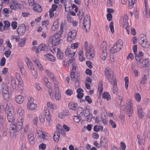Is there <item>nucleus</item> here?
Wrapping results in <instances>:
<instances>
[{
    "label": "nucleus",
    "instance_id": "nucleus-50",
    "mask_svg": "<svg viewBox=\"0 0 150 150\" xmlns=\"http://www.w3.org/2000/svg\"><path fill=\"white\" fill-rule=\"evenodd\" d=\"M135 98L136 100L138 102L139 101L141 100V96L139 93H137L135 94Z\"/></svg>",
    "mask_w": 150,
    "mask_h": 150
},
{
    "label": "nucleus",
    "instance_id": "nucleus-8",
    "mask_svg": "<svg viewBox=\"0 0 150 150\" xmlns=\"http://www.w3.org/2000/svg\"><path fill=\"white\" fill-rule=\"evenodd\" d=\"M2 87V88L1 89L2 94L4 99L6 100H7L9 97L7 86L5 84H3Z\"/></svg>",
    "mask_w": 150,
    "mask_h": 150
},
{
    "label": "nucleus",
    "instance_id": "nucleus-48",
    "mask_svg": "<svg viewBox=\"0 0 150 150\" xmlns=\"http://www.w3.org/2000/svg\"><path fill=\"white\" fill-rule=\"evenodd\" d=\"M4 27L5 28H7V29L10 26V22L8 21H5L4 22Z\"/></svg>",
    "mask_w": 150,
    "mask_h": 150
},
{
    "label": "nucleus",
    "instance_id": "nucleus-27",
    "mask_svg": "<svg viewBox=\"0 0 150 150\" xmlns=\"http://www.w3.org/2000/svg\"><path fill=\"white\" fill-rule=\"evenodd\" d=\"M102 96L103 98L106 99L108 101L110 99V96L108 93L104 92L102 95Z\"/></svg>",
    "mask_w": 150,
    "mask_h": 150
},
{
    "label": "nucleus",
    "instance_id": "nucleus-42",
    "mask_svg": "<svg viewBox=\"0 0 150 150\" xmlns=\"http://www.w3.org/2000/svg\"><path fill=\"white\" fill-rule=\"evenodd\" d=\"M46 45L44 44H42L38 46V48L40 50L44 51L45 50Z\"/></svg>",
    "mask_w": 150,
    "mask_h": 150
},
{
    "label": "nucleus",
    "instance_id": "nucleus-9",
    "mask_svg": "<svg viewBox=\"0 0 150 150\" xmlns=\"http://www.w3.org/2000/svg\"><path fill=\"white\" fill-rule=\"evenodd\" d=\"M83 25L84 27L87 31V29H89L90 28L91 21L90 15H87L84 18Z\"/></svg>",
    "mask_w": 150,
    "mask_h": 150
},
{
    "label": "nucleus",
    "instance_id": "nucleus-59",
    "mask_svg": "<svg viewBox=\"0 0 150 150\" xmlns=\"http://www.w3.org/2000/svg\"><path fill=\"white\" fill-rule=\"evenodd\" d=\"M18 113L21 116H23L24 114V111L22 109H20L18 110Z\"/></svg>",
    "mask_w": 150,
    "mask_h": 150
},
{
    "label": "nucleus",
    "instance_id": "nucleus-28",
    "mask_svg": "<svg viewBox=\"0 0 150 150\" xmlns=\"http://www.w3.org/2000/svg\"><path fill=\"white\" fill-rule=\"evenodd\" d=\"M28 139H29V141L30 143L31 144H33L34 143V138L33 136V135L31 133L30 134H28Z\"/></svg>",
    "mask_w": 150,
    "mask_h": 150
},
{
    "label": "nucleus",
    "instance_id": "nucleus-29",
    "mask_svg": "<svg viewBox=\"0 0 150 150\" xmlns=\"http://www.w3.org/2000/svg\"><path fill=\"white\" fill-rule=\"evenodd\" d=\"M138 115L139 118H142L144 116V114L142 112V108H140L138 109Z\"/></svg>",
    "mask_w": 150,
    "mask_h": 150
},
{
    "label": "nucleus",
    "instance_id": "nucleus-23",
    "mask_svg": "<svg viewBox=\"0 0 150 150\" xmlns=\"http://www.w3.org/2000/svg\"><path fill=\"white\" fill-rule=\"evenodd\" d=\"M68 1V3L70 5H71V0H63V2L64 3H61L62 4H63L64 5V7L65 8V11H67L66 10V9L67 8H69L70 7V6H68L67 4V2Z\"/></svg>",
    "mask_w": 150,
    "mask_h": 150
},
{
    "label": "nucleus",
    "instance_id": "nucleus-13",
    "mask_svg": "<svg viewBox=\"0 0 150 150\" xmlns=\"http://www.w3.org/2000/svg\"><path fill=\"white\" fill-rule=\"evenodd\" d=\"M77 32L75 30H73L69 33L67 40L68 41H71L72 40L75 39L76 35Z\"/></svg>",
    "mask_w": 150,
    "mask_h": 150
},
{
    "label": "nucleus",
    "instance_id": "nucleus-22",
    "mask_svg": "<svg viewBox=\"0 0 150 150\" xmlns=\"http://www.w3.org/2000/svg\"><path fill=\"white\" fill-rule=\"evenodd\" d=\"M57 57L59 59H62L64 57L63 53L60 50L59 48L57 49Z\"/></svg>",
    "mask_w": 150,
    "mask_h": 150
},
{
    "label": "nucleus",
    "instance_id": "nucleus-10",
    "mask_svg": "<svg viewBox=\"0 0 150 150\" xmlns=\"http://www.w3.org/2000/svg\"><path fill=\"white\" fill-rule=\"evenodd\" d=\"M75 50L72 49L71 46H69L65 51V55L67 56H69V57L72 58L75 55Z\"/></svg>",
    "mask_w": 150,
    "mask_h": 150
},
{
    "label": "nucleus",
    "instance_id": "nucleus-64",
    "mask_svg": "<svg viewBox=\"0 0 150 150\" xmlns=\"http://www.w3.org/2000/svg\"><path fill=\"white\" fill-rule=\"evenodd\" d=\"M11 52L10 50L5 51L4 52V54L7 57H8L10 55Z\"/></svg>",
    "mask_w": 150,
    "mask_h": 150
},
{
    "label": "nucleus",
    "instance_id": "nucleus-3",
    "mask_svg": "<svg viewBox=\"0 0 150 150\" xmlns=\"http://www.w3.org/2000/svg\"><path fill=\"white\" fill-rule=\"evenodd\" d=\"M123 42L122 40L120 39L114 44L113 47H112L110 52L112 53H116L118 52L122 48Z\"/></svg>",
    "mask_w": 150,
    "mask_h": 150
},
{
    "label": "nucleus",
    "instance_id": "nucleus-16",
    "mask_svg": "<svg viewBox=\"0 0 150 150\" xmlns=\"http://www.w3.org/2000/svg\"><path fill=\"white\" fill-rule=\"evenodd\" d=\"M83 90L80 88H79L77 90L76 92L78 93L77 97L78 99H81L83 97Z\"/></svg>",
    "mask_w": 150,
    "mask_h": 150
},
{
    "label": "nucleus",
    "instance_id": "nucleus-6",
    "mask_svg": "<svg viewBox=\"0 0 150 150\" xmlns=\"http://www.w3.org/2000/svg\"><path fill=\"white\" fill-rule=\"evenodd\" d=\"M144 36V34L140 35L138 38V42L142 47L147 48L149 45V44L147 40L145 41Z\"/></svg>",
    "mask_w": 150,
    "mask_h": 150
},
{
    "label": "nucleus",
    "instance_id": "nucleus-12",
    "mask_svg": "<svg viewBox=\"0 0 150 150\" xmlns=\"http://www.w3.org/2000/svg\"><path fill=\"white\" fill-rule=\"evenodd\" d=\"M33 99L32 98H30V100H28L27 105V108L28 109L33 110H35L37 107V105L33 103Z\"/></svg>",
    "mask_w": 150,
    "mask_h": 150
},
{
    "label": "nucleus",
    "instance_id": "nucleus-26",
    "mask_svg": "<svg viewBox=\"0 0 150 150\" xmlns=\"http://www.w3.org/2000/svg\"><path fill=\"white\" fill-rule=\"evenodd\" d=\"M46 72L50 78L54 81H56V78L54 76L53 74L50 71L48 70H46Z\"/></svg>",
    "mask_w": 150,
    "mask_h": 150
},
{
    "label": "nucleus",
    "instance_id": "nucleus-21",
    "mask_svg": "<svg viewBox=\"0 0 150 150\" xmlns=\"http://www.w3.org/2000/svg\"><path fill=\"white\" fill-rule=\"evenodd\" d=\"M33 9L37 12H40L42 11V8L41 6L39 4H37L33 7Z\"/></svg>",
    "mask_w": 150,
    "mask_h": 150
},
{
    "label": "nucleus",
    "instance_id": "nucleus-14",
    "mask_svg": "<svg viewBox=\"0 0 150 150\" xmlns=\"http://www.w3.org/2000/svg\"><path fill=\"white\" fill-rule=\"evenodd\" d=\"M102 50V52L101 54L100 57L102 60H105L107 56V54L106 51L107 49L106 45H101Z\"/></svg>",
    "mask_w": 150,
    "mask_h": 150
},
{
    "label": "nucleus",
    "instance_id": "nucleus-53",
    "mask_svg": "<svg viewBox=\"0 0 150 150\" xmlns=\"http://www.w3.org/2000/svg\"><path fill=\"white\" fill-rule=\"evenodd\" d=\"M109 26L111 32L112 33H113L114 32V30L113 26V22L112 21L110 23Z\"/></svg>",
    "mask_w": 150,
    "mask_h": 150
},
{
    "label": "nucleus",
    "instance_id": "nucleus-36",
    "mask_svg": "<svg viewBox=\"0 0 150 150\" xmlns=\"http://www.w3.org/2000/svg\"><path fill=\"white\" fill-rule=\"evenodd\" d=\"M91 114L90 112V110L86 107L84 111V110L83 116L85 117H86V116Z\"/></svg>",
    "mask_w": 150,
    "mask_h": 150
},
{
    "label": "nucleus",
    "instance_id": "nucleus-5",
    "mask_svg": "<svg viewBox=\"0 0 150 150\" xmlns=\"http://www.w3.org/2000/svg\"><path fill=\"white\" fill-rule=\"evenodd\" d=\"M132 103L130 99H128L127 100L126 103V110L127 114L128 116L130 117L132 115L133 112Z\"/></svg>",
    "mask_w": 150,
    "mask_h": 150
},
{
    "label": "nucleus",
    "instance_id": "nucleus-54",
    "mask_svg": "<svg viewBox=\"0 0 150 150\" xmlns=\"http://www.w3.org/2000/svg\"><path fill=\"white\" fill-rule=\"evenodd\" d=\"M55 82L56 83L54 82V91L55 92H58L59 91V89L58 86V83L56 81H55Z\"/></svg>",
    "mask_w": 150,
    "mask_h": 150
},
{
    "label": "nucleus",
    "instance_id": "nucleus-55",
    "mask_svg": "<svg viewBox=\"0 0 150 150\" xmlns=\"http://www.w3.org/2000/svg\"><path fill=\"white\" fill-rule=\"evenodd\" d=\"M71 8L72 9H74L75 8L74 11L76 13L79 10V8L77 7V6L74 4H71Z\"/></svg>",
    "mask_w": 150,
    "mask_h": 150
},
{
    "label": "nucleus",
    "instance_id": "nucleus-39",
    "mask_svg": "<svg viewBox=\"0 0 150 150\" xmlns=\"http://www.w3.org/2000/svg\"><path fill=\"white\" fill-rule=\"evenodd\" d=\"M100 143L101 144V146L103 147L106 148L108 147V144L107 141L105 140L103 141L101 139Z\"/></svg>",
    "mask_w": 150,
    "mask_h": 150
},
{
    "label": "nucleus",
    "instance_id": "nucleus-47",
    "mask_svg": "<svg viewBox=\"0 0 150 150\" xmlns=\"http://www.w3.org/2000/svg\"><path fill=\"white\" fill-rule=\"evenodd\" d=\"M103 86L102 82L100 81V83H99L98 86V90L100 91V93H102L103 91Z\"/></svg>",
    "mask_w": 150,
    "mask_h": 150
},
{
    "label": "nucleus",
    "instance_id": "nucleus-35",
    "mask_svg": "<svg viewBox=\"0 0 150 150\" xmlns=\"http://www.w3.org/2000/svg\"><path fill=\"white\" fill-rule=\"evenodd\" d=\"M67 113H65V112H60L59 114V117L61 118H63L64 116L67 115L69 114V112L68 110H66Z\"/></svg>",
    "mask_w": 150,
    "mask_h": 150
},
{
    "label": "nucleus",
    "instance_id": "nucleus-38",
    "mask_svg": "<svg viewBox=\"0 0 150 150\" xmlns=\"http://www.w3.org/2000/svg\"><path fill=\"white\" fill-rule=\"evenodd\" d=\"M107 77L108 80L111 84H112L113 82H114V81H114L115 79L113 78V76L112 74L108 76Z\"/></svg>",
    "mask_w": 150,
    "mask_h": 150
},
{
    "label": "nucleus",
    "instance_id": "nucleus-63",
    "mask_svg": "<svg viewBox=\"0 0 150 150\" xmlns=\"http://www.w3.org/2000/svg\"><path fill=\"white\" fill-rule=\"evenodd\" d=\"M95 122L97 124H100L101 121V120L100 118H99V116H96L95 119Z\"/></svg>",
    "mask_w": 150,
    "mask_h": 150
},
{
    "label": "nucleus",
    "instance_id": "nucleus-57",
    "mask_svg": "<svg viewBox=\"0 0 150 150\" xmlns=\"http://www.w3.org/2000/svg\"><path fill=\"white\" fill-rule=\"evenodd\" d=\"M109 122L111 125L112 127L113 128H115L116 127V125L115 123L112 120H110L109 121Z\"/></svg>",
    "mask_w": 150,
    "mask_h": 150
},
{
    "label": "nucleus",
    "instance_id": "nucleus-40",
    "mask_svg": "<svg viewBox=\"0 0 150 150\" xmlns=\"http://www.w3.org/2000/svg\"><path fill=\"white\" fill-rule=\"evenodd\" d=\"M22 41L18 43V45L21 47L23 46L25 44V42L26 40L25 38H23L22 39Z\"/></svg>",
    "mask_w": 150,
    "mask_h": 150
},
{
    "label": "nucleus",
    "instance_id": "nucleus-20",
    "mask_svg": "<svg viewBox=\"0 0 150 150\" xmlns=\"http://www.w3.org/2000/svg\"><path fill=\"white\" fill-rule=\"evenodd\" d=\"M107 115H105V114H103L101 115L100 117L101 121L104 125H106L108 122V120L107 118Z\"/></svg>",
    "mask_w": 150,
    "mask_h": 150
},
{
    "label": "nucleus",
    "instance_id": "nucleus-62",
    "mask_svg": "<svg viewBox=\"0 0 150 150\" xmlns=\"http://www.w3.org/2000/svg\"><path fill=\"white\" fill-rule=\"evenodd\" d=\"M143 62H144V65L146 67H147L149 65V60L147 59H145L143 60Z\"/></svg>",
    "mask_w": 150,
    "mask_h": 150
},
{
    "label": "nucleus",
    "instance_id": "nucleus-17",
    "mask_svg": "<svg viewBox=\"0 0 150 150\" xmlns=\"http://www.w3.org/2000/svg\"><path fill=\"white\" fill-rule=\"evenodd\" d=\"M135 58L136 63L137 64H140L143 62V60H142V57L137 54H135Z\"/></svg>",
    "mask_w": 150,
    "mask_h": 150
},
{
    "label": "nucleus",
    "instance_id": "nucleus-37",
    "mask_svg": "<svg viewBox=\"0 0 150 150\" xmlns=\"http://www.w3.org/2000/svg\"><path fill=\"white\" fill-rule=\"evenodd\" d=\"M18 81L19 82L18 85V88L19 90H22L23 89V83L22 81H21L20 79H19Z\"/></svg>",
    "mask_w": 150,
    "mask_h": 150
},
{
    "label": "nucleus",
    "instance_id": "nucleus-34",
    "mask_svg": "<svg viewBox=\"0 0 150 150\" xmlns=\"http://www.w3.org/2000/svg\"><path fill=\"white\" fill-rule=\"evenodd\" d=\"M117 90V82L116 81H114L113 88V93L115 94H117L118 93Z\"/></svg>",
    "mask_w": 150,
    "mask_h": 150
},
{
    "label": "nucleus",
    "instance_id": "nucleus-56",
    "mask_svg": "<svg viewBox=\"0 0 150 150\" xmlns=\"http://www.w3.org/2000/svg\"><path fill=\"white\" fill-rule=\"evenodd\" d=\"M86 121L87 122H89L91 121L92 118V115L91 114L88 115L86 116Z\"/></svg>",
    "mask_w": 150,
    "mask_h": 150
},
{
    "label": "nucleus",
    "instance_id": "nucleus-33",
    "mask_svg": "<svg viewBox=\"0 0 150 150\" xmlns=\"http://www.w3.org/2000/svg\"><path fill=\"white\" fill-rule=\"evenodd\" d=\"M33 62L36 64V66L39 68L41 70L43 69V68L42 67V66L41 64H39V61L36 59L33 61Z\"/></svg>",
    "mask_w": 150,
    "mask_h": 150
},
{
    "label": "nucleus",
    "instance_id": "nucleus-58",
    "mask_svg": "<svg viewBox=\"0 0 150 150\" xmlns=\"http://www.w3.org/2000/svg\"><path fill=\"white\" fill-rule=\"evenodd\" d=\"M85 99L89 103H91L92 102V100L89 96H86Z\"/></svg>",
    "mask_w": 150,
    "mask_h": 150
},
{
    "label": "nucleus",
    "instance_id": "nucleus-19",
    "mask_svg": "<svg viewBox=\"0 0 150 150\" xmlns=\"http://www.w3.org/2000/svg\"><path fill=\"white\" fill-rule=\"evenodd\" d=\"M15 99L16 102L19 104L22 103L24 100L23 97L20 95L16 96Z\"/></svg>",
    "mask_w": 150,
    "mask_h": 150
},
{
    "label": "nucleus",
    "instance_id": "nucleus-31",
    "mask_svg": "<svg viewBox=\"0 0 150 150\" xmlns=\"http://www.w3.org/2000/svg\"><path fill=\"white\" fill-rule=\"evenodd\" d=\"M77 105V104H76L71 102L69 104L68 106L70 109L75 110Z\"/></svg>",
    "mask_w": 150,
    "mask_h": 150
},
{
    "label": "nucleus",
    "instance_id": "nucleus-30",
    "mask_svg": "<svg viewBox=\"0 0 150 150\" xmlns=\"http://www.w3.org/2000/svg\"><path fill=\"white\" fill-rule=\"evenodd\" d=\"M45 57H47L49 59V60L50 61H54L55 60V59L53 55L51 54H48L44 55Z\"/></svg>",
    "mask_w": 150,
    "mask_h": 150
},
{
    "label": "nucleus",
    "instance_id": "nucleus-24",
    "mask_svg": "<svg viewBox=\"0 0 150 150\" xmlns=\"http://www.w3.org/2000/svg\"><path fill=\"white\" fill-rule=\"evenodd\" d=\"M77 114L79 117L83 116L84 114V110L82 108H79L77 109Z\"/></svg>",
    "mask_w": 150,
    "mask_h": 150
},
{
    "label": "nucleus",
    "instance_id": "nucleus-44",
    "mask_svg": "<svg viewBox=\"0 0 150 150\" xmlns=\"http://www.w3.org/2000/svg\"><path fill=\"white\" fill-rule=\"evenodd\" d=\"M4 121V117L2 115V114L0 112V126H2Z\"/></svg>",
    "mask_w": 150,
    "mask_h": 150
},
{
    "label": "nucleus",
    "instance_id": "nucleus-45",
    "mask_svg": "<svg viewBox=\"0 0 150 150\" xmlns=\"http://www.w3.org/2000/svg\"><path fill=\"white\" fill-rule=\"evenodd\" d=\"M147 76L146 75H144L142 78V80L141 81L140 83L142 84H144L145 82L147 79Z\"/></svg>",
    "mask_w": 150,
    "mask_h": 150
},
{
    "label": "nucleus",
    "instance_id": "nucleus-41",
    "mask_svg": "<svg viewBox=\"0 0 150 150\" xmlns=\"http://www.w3.org/2000/svg\"><path fill=\"white\" fill-rule=\"evenodd\" d=\"M41 138H43L44 139L48 140L50 138V136L49 134L47 133H45L43 134V136L41 137Z\"/></svg>",
    "mask_w": 150,
    "mask_h": 150
},
{
    "label": "nucleus",
    "instance_id": "nucleus-15",
    "mask_svg": "<svg viewBox=\"0 0 150 150\" xmlns=\"http://www.w3.org/2000/svg\"><path fill=\"white\" fill-rule=\"evenodd\" d=\"M62 40V39H57L49 38V41L52 44V46H55L56 45H59L60 43V41Z\"/></svg>",
    "mask_w": 150,
    "mask_h": 150
},
{
    "label": "nucleus",
    "instance_id": "nucleus-61",
    "mask_svg": "<svg viewBox=\"0 0 150 150\" xmlns=\"http://www.w3.org/2000/svg\"><path fill=\"white\" fill-rule=\"evenodd\" d=\"M6 61L4 57H2L1 59L0 62V65L1 66H3L4 65Z\"/></svg>",
    "mask_w": 150,
    "mask_h": 150
},
{
    "label": "nucleus",
    "instance_id": "nucleus-51",
    "mask_svg": "<svg viewBox=\"0 0 150 150\" xmlns=\"http://www.w3.org/2000/svg\"><path fill=\"white\" fill-rule=\"evenodd\" d=\"M124 80L125 83V88L126 89H127L128 87L129 83V79L128 77L127 76L125 77V78Z\"/></svg>",
    "mask_w": 150,
    "mask_h": 150
},
{
    "label": "nucleus",
    "instance_id": "nucleus-25",
    "mask_svg": "<svg viewBox=\"0 0 150 150\" xmlns=\"http://www.w3.org/2000/svg\"><path fill=\"white\" fill-rule=\"evenodd\" d=\"M58 126H60V125L59 124H57V132L59 133H61L64 135H66V132L61 127V128L58 127Z\"/></svg>",
    "mask_w": 150,
    "mask_h": 150
},
{
    "label": "nucleus",
    "instance_id": "nucleus-7",
    "mask_svg": "<svg viewBox=\"0 0 150 150\" xmlns=\"http://www.w3.org/2000/svg\"><path fill=\"white\" fill-rule=\"evenodd\" d=\"M121 19L122 20L123 27L126 29L127 32V34H129L130 28L129 27L128 22V16L127 15H124L121 18Z\"/></svg>",
    "mask_w": 150,
    "mask_h": 150
},
{
    "label": "nucleus",
    "instance_id": "nucleus-32",
    "mask_svg": "<svg viewBox=\"0 0 150 150\" xmlns=\"http://www.w3.org/2000/svg\"><path fill=\"white\" fill-rule=\"evenodd\" d=\"M112 71H110L108 68H107L105 69V70L104 71V73L105 76L107 77L112 75Z\"/></svg>",
    "mask_w": 150,
    "mask_h": 150
},
{
    "label": "nucleus",
    "instance_id": "nucleus-60",
    "mask_svg": "<svg viewBox=\"0 0 150 150\" xmlns=\"http://www.w3.org/2000/svg\"><path fill=\"white\" fill-rule=\"evenodd\" d=\"M145 12H146V15H148V13L149 12V7L148 6V3L145 2Z\"/></svg>",
    "mask_w": 150,
    "mask_h": 150
},
{
    "label": "nucleus",
    "instance_id": "nucleus-11",
    "mask_svg": "<svg viewBox=\"0 0 150 150\" xmlns=\"http://www.w3.org/2000/svg\"><path fill=\"white\" fill-rule=\"evenodd\" d=\"M26 28L25 25L23 24L20 25L17 29V31L18 34V37H19L20 35H23L26 31Z\"/></svg>",
    "mask_w": 150,
    "mask_h": 150
},
{
    "label": "nucleus",
    "instance_id": "nucleus-46",
    "mask_svg": "<svg viewBox=\"0 0 150 150\" xmlns=\"http://www.w3.org/2000/svg\"><path fill=\"white\" fill-rule=\"evenodd\" d=\"M79 116H74L73 117V120L74 121L78 123L81 119V117H80Z\"/></svg>",
    "mask_w": 150,
    "mask_h": 150
},
{
    "label": "nucleus",
    "instance_id": "nucleus-18",
    "mask_svg": "<svg viewBox=\"0 0 150 150\" xmlns=\"http://www.w3.org/2000/svg\"><path fill=\"white\" fill-rule=\"evenodd\" d=\"M62 31H58L54 34V36H50L49 38H55V39H60L59 38L62 36Z\"/></svg>",
    "mask_w": 150,
    "mask_h": 150
},
{
    "label": "nucleus",
    "instance_id": "nucleus-2",
    "mask_svg": "<svg viewBox=\"0 0 150 150\" xmlns=\"http://www.w3.org/2000/svg\"><path fill=\"white\" fill-rule=\"evenodd\" d=\"M88 43L87 42H85L84 49L86 51V54L87 58L92 59L94 56V49L91 45L88 46Z\"/></svg>",
    "mask_w": 150,
    "mask_h": 150
},
{
    "label": "nucleus",
    "instance_id": "nucleus-4",
    "mask_svg": "<svg viewBox=\"0 0 150 150\" xmlns=\"http://www.w3.org/2000/svg\"><path fill=\"white\" fill-rule=\"evenodd\" d=\"M22 125V123H20L13 125L10 128L11 135L13 136L15 133L18 132L21 129Z\"/></svg>",
    "mask_w": 150,
    "mask_h": 150
},
{
    "label": "nucleus",
    "instance_id": "nucleus-43",
    "mask_svg": "<svg viewBox=\"0 0 150 150\" xmlns=\"http://www.w3.org/2000/svg\"><path fill=\"white\" fill-rule=\"evenodd\" d=\"M55 98L57 100H59L61 98V95L60 94V92L59 91L58 92L55 91Z\"/></svg>",
    "mask_w": 150,
    "mask_h": 150
},
{
    "label": "nucleus",
    "instance_id": "nucleus-52",
    "mask_svg": "<svg viewBox=\"0 0 150 150\" xmlns=\"http://www.w3.org/2000/svg\"><path fill=\"white\" fill-rule=\"evenodd\" d=\"M17 22L16 21H13L12 22L11 25L13 29H15L17 28Z\"/></svg>",
    "mask_w": 150,
    "mask_h": 150
},
{
    "label": "nucleus",
    "instance_id": "nucleus-1",
    "mask_svg": "<svg viewBox=\"0 0 150 150\" xmlns=\"http://www.w3.org/2000/svg\"><path fill=\"white\" fill-rule=\"evenodd\" d=\"M5 112L7 114V118L8 121L12 122L14 120V114L13 108L12 107H9L6 105L5 108Z\"/></svg>",
    "mask_w": 150,
    "mask_h": 150
},
{
    "label": "nucleus",
    "instance_id": "nucleus-49",
    "mask_svg": "<svg viewBox=\"0 0 150 150\" xmlns=\"http://www.w3.org/2000/svg\"><path fill=\"white\" fill-rule=\"evenodd\" d=\"M26 59L28 60L27 63L28 67L30 69H32V63L30 61H29V59L28 57H27Z\"/></svg>",
    "mask_w": 150,
    "mask_h": 150
}]
</instances>
